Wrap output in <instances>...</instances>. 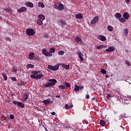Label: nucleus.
Here are the masks:
<instances>
[{"label":"nucleus","mask_w":131,"mask_h":131,"mask_svg":"<svg viewBox=\"0 0 131 131\" xmlns=\"http://www.w3.org/2000/svg\"><path fill=\"white\" fill-rule=\"evenodd\" d=\"M73 105L71 104L70 106H69V108H70V110L71 109V108H73Z\"/></svg>","instance_id":"052dcab7"},{"label":"nucleus","mask_w":131,"mask_h":131,"mask_svg":"<svg viewBox=\"0 0 131 131\" xmlns=\"http://www.w3.org/2000/svg\"><path fill=\"white\" fill-rule=\"evenodd\" d=\"M66 128H67L68 129H70L71 128V127H70V125H67L66 126Z\"/></svg>","instance_id":"8fccbe9b"},{"label":"nucleus","mask_w":131,"mask_h":131,"mask_svg":"<svg viewBox=\"0 0 131 131\" xmlns=\"http://www.w3.org/2000/svg\"><path fill=\"white\" fill-rule=\"evenodd\" d=\"M4 11L7 13H9L10 15H12V14H13V10L10 8H8L6 7L4 9Z\"/></svg>","instance_id":"0eeeda50"},{"label":"nucleus","mask_w":131,"mask_h":131,"mask_svg":"<svg viewBox=\"0 0 131 131\" xmlns=\"http://www.w3.org/2000/svg\"><path fill=\"white\" fill-rule=\"evenodd\" d=\"M59 66H60V64H57L55 66L48 65V68L50 70H52L53 71H56V70H58V69H59Z\"/></svg>","instance_id":"f257e3e1"},{"label":"nucleus","mask_w":131,"mask_h":131,"mask_svg":"<svg viewBox=\"0 0 131 131\" xmlns=\"http://www.w3.org/2000/svg\"><path fill=\"white\" fill-rule=\"evenodd\" d=\"M45 86H46V88H51V86H53V85L52 84L51 82H48L45 84Z\"/></svg>","instance_id":"5701e85b"},{"label":"nucleus","mask_w":131,"mask_h":131,"mask_svg":"<svg viewBox=\"0 0 131 131\" xmlns=\"http://www.w3.org/2000/svg\"><path fill=\"white\" fill-rule=\"evenodd\" d=\"M11 79L12 80H13V81H16V78L15 77H12Z\"/></svg>","instance_id":"5fc2aeb1"},{"label":"nucleus","mask_w":131,"mask_h":131,"mask_svg":"<svg viewBox=\"0 0 131 131\" xmlns=\"http://www.w3.org/2000/svg\"><path fill=\"white\" fill-rule=\"evenodd\" d=\"M115 51V48L113 47H110L108 49H106V53H110V52H114Z\"/></svg>","instance_id":"6e6552de"},{"label":"nucleus","mask_w":131,"mask_h":131,"mask_svg":"<svg viewBox=\"0 0 131 131\" xmlns=\"http://www.w3.org/2000/svg\"><path fill=\"white\" fill-rule=\"evenodd\" d=\"M17 106L20 107V108H24L25 107V104L21 102H18Z\"/></svg>","instance_id":"2eb2a0df"},{"label":"nucleus","mask_w":131,"mask_h":131,"mask_svg":"<svg viewBox=\"0 0 131 131\" xmlns=\"http://www.w3.org/2000/svg\"><path fill=\"white\" fill-rule=\"evenodd\" d=\"M29 68H34V65L31 64H28L27 66V69H29Z\"/></svg>","instance_id":"a878e982"},{"label":"nucleus","mask_w":131,"mask_h":131,"mask_svg":"<svg viewBox=\"0 0 131 131\" xmlns=\"http://www.w3.org/2000/svg\"><path fill=\"white\" fill-rule=\"evenodd\" d=\"M55 98H60V96H59V95H56V96H55Z\"/></svg>","instance_id":"69168bd1"},{"label":"nucleus","mask_w":131,"mask_h":131,"mask_svg":"<svg viewBox=\"0 0 131 131\" xmlns=\"http://www.w3.org/2000/svg\"><path fill=\"white\" fill-rule=\"evenodd\" d=\"M115 18H116V19H120V18H121V14L119 13H116L115 14Z\"/></svg>","instance_id":"a211bd4d"},{"label":"nucleus","mask_w":131,"mask_h":131,"mask_svg":"<svg viewBox=\"0 0 131 131\" xmlns=\"http://www.w3.org/2000/svg\"><path fill=\"white\" fill-rule=\"evenodd\" d=\"M20 85H25V83L24 82H22L20 84Z\"/></svg>","instance_id":"bf43d9fd"},{"label":"nucleus","mask_w":131,"mask_h":131,"mask_svg":"<svg viewBox=\"0 0 131 131\" xmlns=\"http://www.w3.org/2000/svg\"><path fill=\"white\" fill-rule=\"evenodd\" d=\"M125 3L126 4H129V0H125Z\"/></svg>","instance_id":"6e6d98bb"},{"label":"nucleus","mask_w":131,"mask_h":131,"mask_svg":"<svg viewBox=\"0 0 131 131\" xmlns=\"http://www.w3.org/2000/svg\"><path fill=\"white\" fill-rule=\"evenodd\" d=\"M17 70H18L17 69V68H13L12 69L13 72H17Z\"/></svg>","instance_id":"c03bdc74"},{"label":"nucleus","mask_w":131,"mask_h":131,"mask_svg":"<svg viewBox=\"0 0 131 131\" xmlns=\"http://www.w3.org/2000/svg\"><path fill=\"white\" fill-rule=\"evenodd\" d=\"M124 33H128V30L127 29V28L124 29Z\"/></svg>","instance_id":"37998d69"},{"label":"nucleus","mask_w":131,"mask_h":131,"mask_svg":"<svg viewBox=\"0 0 131 131\" xmlns=\"http://www.w3.org/2000/svg\"><path fill=\"white\" fill-rule=\"evenodd\" d=\"M75 17L76 19H79V20H80L83 18V15H82V14L81 13H78L76 15Z\"/></svg>","instance_id":"9d476101"},{"label":"nucleus","mask_w":131,"mask_h":131,"mask_svg":"<svg viewBox=\"0 0 131 131\" xmlns=\"http://www.w3.org/2000/svg\"><path fill=\"white\" fill-rule=\"evenodd\" d=\"M37 24H38V25L41 26V25H42V21L40 19H37Z\"/></svg>","instance_id":"7c9ffc66"},{"label":"nucleus","mask_w":131,"mask_h":131,"mask_svg":"<svg viewBox=\"0 0 131 131\" xmlns=\"http://www.w3.org/2000/svg\"><path fill=\"white\" fill-rule=\"evenodd\" d=\"M107 30H108V31H112V30H113V27L111 26H108Z\"/></svg>","instance_id":"f704fd0d"},{"label":"nucleus","mask_w":131,"mask_h":131,"mask_svg":"<svg viewBox=\"0 0 131 131\" xmlns=\"http://www.w3.org/2000/svg\"><path fill=\"white\" fill-rule=\"evenodd\" d=\"M123 17L124 18V19L127 20L129 18V14L127 12H125L123 15Z\"/></svg>","instance_id":"9b49d317"},{"label":"nucleus","mask_w":131,"mask_h":131,"mask_svg":"<svg viewBox=\"0 0 131 131\" xmlns=\"http://www.w3.org/2000/svg\"><path fill=\"white\" fill-rule=\"evenodd\" d=\"M38 18L39 20H42V21H43V20L46 19V17H45V15L41 14L38 15Z\"/></svg>","instance_id":"f3484780"},{"label":"nucleus","mask_w":131,"mask_h":131,"mask_svg":"<svg viewBox=\"0 0 131 131\" xmlns=\"http://www.w3.org/2000/svg\"><path fill=\"white\" fill-rule=\"evenodd\" d=\"M75 40L76 41H77V42H80V41H81V38L78 37V36H77L75 38Z\"/></svg>","instance_id":"bb28decb"},{"label":"nucleus","mask_w":131,"mask_h":131,"mask_svg":"<svg viewBox=\"0 0 131 131\" xmlns=\"http://www.w3.org/2000/svg\"><path fill=\"white\" fill-rule=\"evenodd\" d=\"M31 78H33V79H40L42 77H43V75L42 74H38L36 75H30Z\"/></svg>","instance_id":"7ed1b4c3"},{"label":"nucleus","mask_w":131,"mask_h":131,"mask_svg":"<svg viewBox=\"0 0 131 131\" xmlns=\"http://www.w3.org/2000/svg\"><path fill=\"white\" fill-rule=\"evenodd\" d=\"M99 22V16H95L91 20V24H96Z\"/></svg>","instance_id":"20e7f679"},{"label":"nucleus","mask_w":131,"mask_h":131,"mask_svg":"<svg viewBox=\"0 0 131 131\" xmlns=\"http://www.w3.org/2000/svg\"><path fill=\"white\" fill-rule=\"evenodd\" d=\"M111 98V94H108L106 96V98L107 99H110Z\"/></svg>","instance_id":"de8ad7c7"},{"label":"nucleus","mask_w":131,"mask_h":131,"mask_svg":"<svg viewBox=\"0 0 131 131\" xmlns=\"http://www.w3.org/2000/svg\"><path fill=\"white\" fill-rule=\"evenodd\" d=\"M43 103L45 105H48L51 103V100L50 99H47L43 101Z\"/></svg>","instance_id":"aec40b11"},{"label":"nucleus","mask_w":131,"mask_h":131,"mask_svg":"<svg viewBox=\"0 0 131 131\" xmlns=\"http://www.w3.org/2000/svg\"><path fill=\"white\" fill-rule=\"evenodd\" d=\"M2 76H3L4 79V80L6 81L8 80V77L7 76V75L6 74V73H3L2 74Z\"/></svg>","instance_id":"2f4dec72"},{"label":"nucleus","mask_w":131,"mask_h":131,"mask_svg":"<svg viewBox=\"0 0 131 131\" xmlns=\"http://www.w3.org/2000/svg\"><path fill=\"white\" fill-rule=\"evenodd\" d=\"M6 39H7V40H8V41H11V38L8 37L7 38H6Z\"/></svg>","instance_id":"4d7b16f0"},{"label":"nucleus","mask_w":131,"mask_h":131,"mask_svg":"<svg viewBox=\"0 0 131 131\" xmlns=\"http://www.w3.org/2000/svg\"><path fill=\"white\" fill-rule=\"evenodd\" d=\"M83 86H80V90H83Z\"/></svg>","instance_id":"e2e57ef3"},{"label":"nucleus","mask_w":131,"mask_h":131,"mask_svg":"<svg viewBox=\"0 0 131 131\" xmlns=\"http://www.w3.org/2000/svg\"><path fill=\"white\" fill-rule=\"evenodd\" d=\"M85 99H87V100H89V99H90V95L88 94H86Z\"/></svg>","instance_id":"09e8293b"},{"label":"nucleus","mask_w":131,"mask_h":131,"mask_svg":"<svg viewBox=\"0 0 131 131\" xmlns=\"http://www.w3.org/2000/svg\"><path fill=\"white\" fill-rule=\"evenodd\" d=\"M119 21L121 22V23H123V22H125V18L120 17V19H119Z\"/></svg>","instance_id":"c9c22d12"},{"label":"nucleus","mask_w":131,"mask_h":131,"mask_svg":"<svg viewBox=\"0 0 131 131\" xmlns=\"http://www.w3.org/2000/svg\"><path fill=\"white\" fill-rule=\"evenodd\" d=\"M100 72L101 73H102V74H106V73H107V71L105 70L104 69H101Z\"/></svg>","instance_id":"473e14b6"},{"label":"nucleus","mask_w":131,"mask_h":131,"mask_svg":"<svg viewBox=\"0 0 131 131\" xmlns=\"http://www.w3.org/2000/svg\"><path fill=\"white\" fill-rule=\"evenodd\" d=\"M79 89H80V87L78 85H75V88L74 90L75 92H78V91H79Z\"/></svg>","instance_id":"c756f323"},{"label":"nucleus","mask_w":131,"mask_h":131,"mask_svg":"<svg viewBox=\"0 0 131 131\" xmlns=\"http://www.w3.org/2000/svg\"><path fill=\"white\" fill-rule=\"evenodd\" d=\"M65 108L67 110H70V107L69 106H68V104H66L65 105Z\"/></svg>","instance_id":"a19ab883"},{"label":"nucleus","mask_w":131,"mask_h":131,"mask_svg":"<svg viewBox=\"0 0 131 131\" xmlns=\"http://www.w3.org/2000/svg\"><path fill=\"white\" fill-rule=\"evenodd\" d=\"M27 35H29V36H32L33 35H34L35 33H27Z\"/></svg>","instance_id":"49530a36"},{"label":"nucleus","mask_w":131,"mask_h":131,"mask_svg":"<svg viewBox=\"0 0 131 131\" xmlns=\"http://www.w3.org/2000/svg\"><path fill=\"white\" fill-rule=\"evenodd\" d=\"M64 7L63 4H59L58 6V11H62V10H64Z\"/></svg>","instance_id":"6ab92c4d"},{"label":"nucleus","mask_w":131,"mask_h":131,"mask_svg":"<svg viewBox=\"0 0 131 131\" xmlns=\"http://www.w3.org/2000/svg\"><path fill=\"white\" fill-rule=\"evenodd\" d=\"M48 81H50L51 84L53 85H55L56 83H57V80L55 79H50L48 80Z\"/></svg>","instance_id":"423d86ee"},{"label":"nucleus","mask_w":131,"mask_h":131,"mask_svg":"<svg viewBox=\"0 0 131 131\" xmlns=\"http://www.w3.org/2000/svg\"><path fill=\"white\" fill-rule=\"evenodd\" d=\"M61 66L62 67H63V68H64V69H69L70 67H69V64H68V65H66L64 63H62L61 64Z\"/></svg>","instance_id":"412c9836"},{"label":"nucleus","mask_w":131,"mask_h":131,"mask_svg":"<svg viewBox=\"0 0 131 131\" xmlns=\"http://www.w3.org/2000/svg\"><path fill=\"white\" fill-rule=\"evenodd\" d=\"M55 51L56 49H55V48H51L49 49V53L53 54V53H55Z\"/></svg>","instance_id":"4be33fe9"},{"label":"nucleus","mask_w":131,"mask_h":131,"mask_svg":"<svg viewBox=\"0 0 131 131\" xmlns=\"http://www.w3.org/2000/svg\"><path fill=\"white\" fill-rule=\"evenodd\" d=\"M26 33H35V32L33 29H28L26 30Z\"/></svg>","instance_id":"ddd939ff"},{"label":"nucleus","mask_w":131,"mask_h":131,"mask_svg":"<svg viewBox=\"0 0 131 131\" xmlns=\"http://www.w3.org/2000/svg\"><path fill=\"white\" fill-rule=\"evenodd\" d=\"M98 38L100 40H102V41H105L106 40V37L104 36L99 35Z\"/></svg>","instance_id":"f8f14e48"},{"label":"nucleus","mask_w":131,"mask_h":131,"mask_svg":"<svg viewBox=\"0 0 131 131\" xmlns=\"http://www.w3.org/2000/svg\"><path fill=\"white\" fill-rule=\"evenodd\" d=\"M43 127L45 128V129L47 131H49V130H48V129H47V128H46V127H45V126H43Z\"/></svg>","instance_id":"774afa93"},{"label":"nucleus","mask_w":131,"mask_h":131,"mask_svg":"<svg viewBox=\"0 0 131 131\" xmlns=\"http://www.w3.org/2000/svg\"><path fill=\"white\" fill-rule=\"evenodd\" d=\"M79 58L81 62L83 61V53L80 51L78 52Z\"/></svg>","instance_id":"1a4fd4ad"},{"label":"nucleus","mask_w":131,"mask_h":131,"mask_svg":"<svg viewBox=\"0 0 131 131\" xmlns=\"http://www.w3.org/2000/svg\"><path fill=\"white\" fill-rule=\"evenodd\" d=\"M29 56L31 57V58H33L34 57V53L31 52L29 54Z\"/></svg>","instance_id":"e433bc0d"},{"label":"nucleus","mask_w":131,"mask_h":131,"mask_svg":"<svg viewBox=\"0 0 131 131\" xmlns=\"http://www.w3.org/2000/svg\"><path fill=\"white\" fill-rule=\"evenodd\" d=\"M51 114L52 115H56V113H55V112H52L51 113Z\"/></svg>","instance_id":"13d9d810"},{"label":"nucleus","mask_w":131,"mask_h":131,"mask_svg":"<svg viewBox=\"0 0 131 131\" xmlns=\"http://www.w3.org/2000/svg\"><path fill=\"white\" fill-rule=\"evenodd\" d=\"M65 85L67 88H70L71 86L70 84L67 82L65 83Z\"/></svg>","instance_id":"ea45409f"},{"label":"nucleus","mask_w":131,"mask_h":131,"mask_svg":"<svg viewBox=\"0 0 131 131\" xmlns=\"http://www.w3.org/2000/svg\"><path fill=\"white\" fill-rule=\"evenodd\" d=\"M59 90H65V85H59L58 86Z\"/></svg>","instance_id":"c85d7f7f"},{"label":"nucleus","mask_w":131,"mask_h":131,"mask_svg":"<svg viewBox=\"0 0 131 131\" xmlns=\"http://www.w3.org/2000/svg\"><path fill=\"white\" fill-rule=\"evenodd\" d=\"M29 96V93H27L26 94L23 96V99L25 101H26L28 99V97Z\"/></svg>","instance_id":"4468645a"},{"label":"nucleus","mask_w":131,"mask_h":131,"mask_svg":"<svg viewBox=\"0 0 131 131\" xmlns=\"http://www.w3.org/2000/svg\"><path fill=\"white\" fill-rule=\"evenodd\" d=\"M32 73L33 74V75H37V74H38V72L36 71H33L32 72Z\"/></svg>","instance_id":"58836bf2"},{"label":"nucleus","mask_w":131,"mask_h":131,"mask_svg":"<svg viewBox=\"0 0 131 131\" xmlns=\"http://www.w3.org/2000/svg\"><path fill=\"white\" fill-rule=\"evenodd\" d=\"M10 119H14V115H10Z\"/></svg>","instance_id":"603ef678"},{"label":"nucleus","mask_w":131,"mask_h":131,"mask_svg":"<svg viewBox=\"0 0 131 131\" xmlns=\"http://www.w3.org/2000/svg\"><path fill=\"white\" fill-rule=\"evenodd\" d=\"M106 47L105 45H101L100 46H97V49L98 50H101V49H104Z\"/></svg>","instance_id":"b1692460"},{"label":"nucleus","mask_w":131,"mask_h":131,"mask_svg":"<svg viewBox=\"0 0 131 131\" xmlns=\"http://www.w3.org/2000/svg\"><path fill=\"white\" fill-rule=\"evenodd\" d=\"M49 34H44V37H45V38H49Z\"/></svg>","instance_id":"a18cd8bd"},{"label":"nucleus","mask_w":131,"mask_h":131,"mask_svg":"<svg viewBox=\"0 0 131 131\" xmlns=\"http://www.w3.org/2000/svg\"><path fill=\"white\" fill-rule=\"evenodd\" d=\"M60 22L61 23L63 26H65V25H66V23L65 22V21L63 20H60Z\"/></svg>","instance_id":"4c0bfd02"},{"label":"nucleus","mask_w":131,"mask_h":131,"mask_svg":"<svg viewBox=\"0 0 131 131\" xmlns=\"http://www.w3.org/2000/svg\"><path fill=\"white\" fill-rule=\"evenodd\" d=\"M68 130V131H74V129L73 128H72V127H71Z\"/></svg>","instance_id":"864d4df0"},{"label":"nucleus","mask_w":131,"mask_h":131,"mask_svg":"<svg viewBox=\"0 0 131 131\" xmlns=\"http://www.w3.org/2000/svg\"><path fill=\"white\" fill-rule=\"evenodd\" d=\"M13 103L14 105H18V102H17V101H16L15 100H13Z\"/></svg>","instance_id":"3c124183"},{"label":"nucleus","mask_w":131,"mask_h":131,"mask_svg":"<svg viewBox=\"0 0 131 131\" xmlns=\"http://www.w3.org/2000/svg\"><path fill=\"white\" fill-rule=\"evenodd\" d=\"M64 53L65 52H64V51H60L58 52V55H59V56H63V55H64Z\"/></svg>","instance_id":"72a5a7b5"},{"label":"nucleus","mask_w":131,"mask_h":131,"mask_svg":"<svg viewBox=\"0 0 131 131\" xmlns=\"http://www.w3.org/2000/svg\"><path fill=\"white\" fill-rule=\"evenodd\" d=\"M126 64L128 66H130V62H129L128 60L126 61Z\"/></svg>","instance_id":"79ce46f5"},{"label":"nucleus","mask_w":131,"mask_h":131,"mask_svg":"<svg viewBox=\"0 0 131 131\" xmlns=\"http://www.w3.org/2000/svg\"><path fill=\"white\" fill-rule=\"evenodd\" d=\"M126 53H128L129 51L128 50L125 49Z\"/></svg>","instance_id":"338daca9"},{"label":"nucleus","mask_w":131,"mask_h":131,"mask_svg":"<svg viewBox=\"0 0 131 131\" xmlns=\"http://www.w3.org/2000/svg\"><path fill=\"white\" fill-rule=\"evenodd\" d=\"M99 123L101 125V126H104L105 125V124H106V123L105 122V121L103 120H101L99 121Z\"/></svg>","instance_id":"393cba45"},{"label":"nucleus","mask_w":131,"mask_h":131,"mask_svg":"<svg viewBox=\"0 0 131 131\" xmlns=\"http://www.w3.org/2000/svg\"><path fill=\"white\" fill-rule=\"evenodd\" d=\"M55 9H56V10H59V6H55Z\"/></svg>","instance_id":"680f3d73"},{"label":"nucleus","mask_w":131,"mask_h":131,"mask_svg":"<svg viewBox=\"0 0 131 131\" xmlns=\"http://www.w3.org/2000/svg\"><path fill=\"white\" fill-rule=\"evenodd\" d=\"M17 11L18 13L25 12L27 11V9L25 7H22L20 9H18Z\"/></svg>","instance_id":"39448f33"},{"label":"nucleus","mask_w":131,"mask_h":131,"mask_svg":"<svg viewBox=\"0 0 131 131\" xmlns=\"http://www.w3.org/2000/svg\"><path fill=\"white\" fill-rule=\"evenodd\" d=\"M26 5L29 8H33L34 5L31 2H27L26 3Z\"/></svg>","instance_id":"dca6fc26"},{"label":"nucleus","mask_w":131,"mask_h":131,"mask_svg":"<svg viewBox=\"0 0 131 131\" xmlns=\"http://www.w3.org/2000/svg\"><path fill=\"white\" fill-rule=\"evenodd\" d=\"M110 76H109L108 75H105V77H106V78H109Z\"/></svg>","instance_id":"0e129e2a"},{"label":"nucleus","mask_w":131,"mask_h":131,"mask_svg":"<svg viewBox=\"0 0 131 131\" xmlns=\"http://www.w3.org/2000/svg\"><path fill=\"white\" fill-rule=\"evenodd\" d=\"M42 54L46 57H52L53 56V54H50V52H48L46 49H43L42 50Z\"/></svg>","instance_id":"f03ea898"},{"label":"nucleus","mask_w":131,"mask_h":131,"mask_svg":"<svg viewBox=\"0 0 131 131\" xmlns=\"http://www.w3.org/2000/svg\"><path fill=\"white\" fill-rule=\"evenodd\" d=\"M38 7L39 8H45V5L42 3H39L38 4Z\"/></svg>","instance_id":"cd10ccee"}]
</instances>
